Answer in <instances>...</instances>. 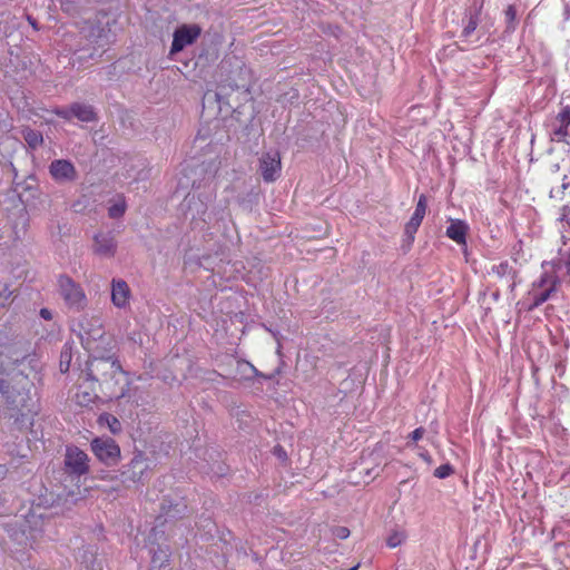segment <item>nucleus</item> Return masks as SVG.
Returning <instances> with one entry per match:
<instances>
[{"instance_id": "obj_1", "label": "nucleus", "mask_w": 570, "mask_h": 570, "mask_svg": "<svg viewBox=\"0 0 570 570\" xmlns=\"http://www.w3.org/2000/svg\"><path fill=\"white\" fill-rule=\"evenodd\" d=\"M31 353L30 344L23 340L11 337L7 332L0 331V423L7 420L0 435V445L7 446L4 434L13 439L24 435L33 426L39 413V403L36 397L33 382L28 375L17 370Z\"/></svg>"}, {"instance_id": "obj_2", "label": "nucleus", "mask_w": 570, "mask_h": 570, "mask_svg": "<svg viewBox=\"0 0 570 570\" xmlns=\"http://www.w3.org/2000/svg\"><path fill=\"white\" fill-rule=\"evenodd\" d=\"M80 379L96 384L108 400L121 399L129 390L128 375L114 356L89 358Z\"/></svg>"}, {"instance_id": "obj_3", "label": "nucleus", "mask_w": 570, "mask_h": 570, "mask_svg": "<svg viewBox=\"0 0 570 570\" xmlns=\"http://www.w3.org/2000/svg\"><path fill=\"white\" fill-rule=\"evenodd\" d=\"M57 284L59 295L68 308L81 312L87 307L88 299L80 284L76 283L68 275H60Z\"/></svg>"}, {"instance_id": "obj_4", "label": "nucleus", "mask_w": 570, "mask_h": 570, "mask_svg": "<svg viewBox=\"0 0 570 570\" xmlns=\"http://www.w3.org/2000/svg\"><path fill=\"white\" fill-rule=\"evenodd\" d=\"M90 448L95 456L106 465H115L120 459V448L111 438H95Z\"/></svg>"}, {"instance_id": "obj_5", "label": "nucleus", "mask_w": 570, "mask_h": 570, "mask_svg": "<svg viewBox=\"0 0 570 570\" xmlns=\"http://www.w3.org/2000/svg\"><path fill=\"white\" fill-rule=\"evenodd\" d=\"M79 35L86 39L87 43L81 47L70 48L71 51L89 50L90 48L96 51L97 49H102L108 43V31L91 22H85L80 28Z\"/></svg>"}, {"instance_id": "obj_6", "label": "nucleus", "mask_w": 570, "mask_h": 570, "mask_svg": "<svg viewBox=\"0 0 570 570\" xmlns=\"http://www.w3.org/2000/svg\"><path fill=\"white\" fill-rule=\"evenodd\" d=\"M559 279L556 275L543 273L538 282L533 284L531 292L533 302L529 309H534L547 302L558 288Z\"/></svg>"}, {"instance_id": "obj_7", "label": "nucleus", "mask_w": 570, "mask_h": 570, "mask_svg": "<svg viewBox=\"0 0 570 570\" xmlns=\"http://www.w3.org/2000/svg\"><path fill=\"white\" fill-rule=\"evenodd\" d=\"M202 35V28L196 24H181L173 35L170 55H175L184 50L187 46L193 45Z\"/></svg>"}, {"instance_id": "obj_8", "label": "nucleus", "mask_w": 570, "mask_h": 570, "mask_svg": "<svg viewBox=\"0 0 570 570\" xmlns=\"http://www.w3.org/2000/svg\"><path fill=\"white\" fill-rule=\"evenodd\" d=\"M65 466L69 474L81 476L89 472V456L77 446H67Z\"/></svg>"}, {"instance_id": "obj_9", "label": "nucleus", "mask_w": 570, "mask_h": 570, "mask_svg": "<svg viewBox=\"0 0 570 570\" xmlns=\"http://www.w3.org/2000/svg\"><path fill=\"white\" fill-rule=\"evenodd\" d=\"M261 175L266 183H274L281 175L282 161L278 151L264 153L259 158Z\"/></svg>"}, {"instance_id": "obj_10", "label": "nucleus", "mask_w": 570, "mask_h": 570, "mask_svg": "<svg viewBox=\"0 0 570 570\" xmlns=\"http://www.w3.org/2000/svg\"><path fill=\"white\" fill-rule=\"evenodd\" d=\"M426 209L428 198L424 194H422L419 197L414 213L412 214L410 220L405 224L404 227V234L406 235L411 243H413L415 238V234L423 222V218L426 214Z\"/></svg>"}, {"instance_id": "obj_11", "label": "nucleus", "mask_w": 570, "mask_h": 570, "mask_svg": "<svg viewBox=\"0 0 570 570\" xmlns=\"http://www.w3.org/2000/svg\"><path fill=\"white\" fill-rule=\"evenodd\" d=\"M49 173L56 181H72L77 177L75 166L66 159L53 160L49 166Z\"/></svg>"}, {"instance_id": "obj_12", "label": "nucleus", "mask_w": 570, "mask_h": 570, "mask_svg": "<svg viewBox=\"0 0 570 570\" xmlns=\"http://www.w3.org/2000/svg\"><path fill=\"white\" fill-rule=\"evenodd\" d=\"M117 242L111 234L98 233L94 237V253L102 257H114Z\"/></svg>"}, {"instance_id": "obj_13", "label": "nucleus", "mask_w": 570, "mask_h": 570, "mask_svg": "<svg viewBox=\"0 0 570 570\" xmlns=\"http://www.w3.org/2000/svg\"><path fill=\"white\" fill-rule=\"evenodd\" d=\"M131 291L124 279H112L111 302L118 308H125L129 304Z\"/></svg>"}, {"instance_id": "obj_14", "label": "nucleus", "mask_w": 570, "mask_h": 570, "mask_svg": "<svg viewBox=\"0 0 570 570\" xmlns=\"http://www.w3.org/2000/svg\"><path fill=\"white\" fill-rule=\"evenodd\" d=\"M469 225L461 219H450V225L446 227L445 235L459 245L466 244V235Z\"/></svg>"}, {"instance_id": "obj_15", "label": "nucleus", "mask_w": 570, "mask_h": 570, "mask_svg": "<svg viewBox=\"0 0 570 570\" xmlns=\"http://www.w3.org/2000/svg\"><path fill=\"white\" fill-rule=\"evenodd\" d=\"M148 469L147 459L142 452H137L132 456L129 469H128V479L138 482L141 480L145 471Z\"/></svg>"}, {"instance_id": "obj_16", "label": "nucleus", "mask_w": 570, "mask_h": 570, "mask_svg": "<svg viewBox=\"0 0 570 570\" xmlns=\"http://www.w3.org/2000/svg\"><path fill=\"white\" fill-rule=\"evenodd\" d=\"M88 386H83V384H79L77 392L73 395L75 402L80 406H88L95 402L98 397L97 395V385L91 382H87Z\"/></svg>"}, {"instance_id": "obj_17", "label": "nucleus", "mask_w": 570, "mask_h": 570, "mask_svg": "<svg viewBox=\"0 0 570 570\" xmlns=\"http://www.w3.org/2000/svg\"><path fill=\"white\" fill-rule=\"evenodd\" d=\"M95 325L89 331L85 330L82 323L80 324L82 333L80 334L81 343L87 350H91V342L97 338L104 337V330L99 320H95Z\"/></svg>"}, {"instance_id": "obj_18", "label": "nucleus", "mask_w": 570, "mask_h": 570, "mask_svg": "<svg viewBox=\"0 0 570 570\" xmlns=\"http://www.w3.org/2000/svg\"><path fill=\"white\" fill-rule=\"evenodd\" d=\"M70 111L73 117L78 118L81 121L89 122V121L95 120V118H96V114H95L92 107H90L88 105L73 104L70 107Z\"/></svg>"}, {"instance_id": "obj_19", "label": "nucleus", "mask_w": 570, "mask_h": 570, "mask_svg": "<svg viewBox=\"0 0 570 570\" xmlns=\"http://www.w3.org/2000/svg\"><path fill=\"white\" fill-rule=\"evenodd\" d=\"M22 137L31 149H37L43 144L42 134L29 127L22 129Z\"/></svg>"}, {"instance_id": "obj_20", "label": "nucleus", "mask_w": 570, "mask_h": 570, "mask_svg": "<svg viewBox=\"0 0 570 570\" xmlns=\"http://www.w3.org/2000/svg\"><path fill=\"white\" fill-rule=\"evenodd\" d=\"M98 424L100 426H107L112 434H118L121 431L120 421L110 413H102L98 417Z\"/></svg>"}, {"instance_id": "obj_21", "label": "nucleus", "mask_w": 570, "mask_h": 570, "mask_svg": "<svg viewBox=\"0 0 570 570\" xmlns=\"http://www.w3.org/2000/svg\"><path fill=\"white\" fill-rule=\"evenodd\" d=\"M127 209L125 197L119 195L116 202L108 208V215L110 218H119L124 216Z\"/></svg>"}, {"instance_id": "obj_22", "label": "nucleus", "mask_w": 570, "mask_h": 570, "mask_svg": "<svg viewBox=\"0 0 570 570\" xmlns=\"http://www.w3.org/2000/svg\"><path fill=\"white\" fill-rule=\"evenodd\" d=\"M480 21V10L470 13L466 23L462 30V37L469 38L478 28Z\"/></svg>"}, {"instance_id": "obj_23", "label": "nucleus", "mask_w": 570, "mask_h": 570, "mask_svg": "<svg viewBox=\"0 0 570 570\" xmlns=\"http://www.w3.org/2000/svg\"><path fill=\"white\" fill-rule=\"evenodd\" d=\"M13 299V291L10 288V285L7 283L0 282V308H4Z\"/></svg>"}, {"instance_id": "obj_24", "label": "nucleus", "mask_w": 570, "mask_h": 570, "mask_svg": "<svg viewBox=\"0 0 570 570\" xmlns=\"http://www.w3.org/2000/svg\"><path fill=\"white\" fill-rule=\"evenodd\" d=\"M151 562L155 568H163L169 562L168 549H158L154 551Z\"/></svg>"}, {"instance_id": "obj_25", "label": "nucleus", "mask_w": 570, "mask_h": 570, "mask_svg": "<svg viewBox=\"0 0 570 570\" xmlns=\"http://www.w3.org/2000/svg\"><path fill=\"white\" fill-rule=\"evenodd\" d=\"M504 17L507 21V29L514 31L517 27V9L513 4H510L504 10Z\"/></svg>"}, {"instance_id": "obj_26", "label": "nucleus", "mask_w": 570, "mask_h": 570, "mask_svg": "<svg viewBox=\"0 0 570 570\" xmlns=\"http://www.w3.org/2000/svg\"><path fill=\"white\" fill-rule=\"evenodd\" d=\"M405 540V534L402 532H393L386 539V544L389 548H396Z\"/></svg>"}, {"instance_id": "obj_27", "label": "nucleus", "mask_w": 570, "mask_h": 570, "mask_svg": "<svg viewBox=\"0 0 570 570\" xmlns=\"http://www.w3.org/2000/svg\"><path fill=\"white\" fill-rule=\"evenodd\" d=\"M454 473V469L451 464H442L434 470V476L439 479H445Z\"/></svg>"}, {"instance_id": "obj_28", "label": "nucleus", "mask_w": 570, "mask_h": 570, "mask_svg": "<svg viewBox=\"0 0 570 570\" xmlns=\"http://www.w3.org/2000/svg\"><path fill=\"white\" fill-rule=\"evenodd\" d=\"M557 121L559 122V125H562V127L570 126V107L569 106H566L560 110V112L557 115Z\"/></svg>"}, {"instance_id": "obj_29", "label": "nucleus", "mask_w": 570, "mask_h": 570, "mask_svg": "<svg viewBox=\"0 0 570 570\" xmlns=\"http://www.w3.org/2000/svg\"><path fill=\"white\" fill-rule=\"evenodd\" d=\"M59 3L63 12L68 14L76 12L77 6L75 0H59Z\"/></svg>"}, {"instance_id": "obj_30", "label": "nucleus", "mask_w": 570, "mask_h": 570, "mask_svg": "<svg viewBox=\"0 0 570 570\" xmlns=\"http://www.w3.org/2000/svg\"><path fill=\"white\" fill-rule=\"evenodd\" d=\"M350 529L346 527H334L332 529V534L341 540H345L350 537Z\"/></svg>"}, {"instance_id": "obj_31", "label": "nucleus", "mask_w": 570, "mask_h": 570, "mask_svg": "<svg viewBox=\"0 0 570 570\" xmlns=\"http://www.w3.org/2000/svg\"><path fill=\"white\" fill-rule=\"evenodd\" d=\"M424 433H425V429L424 428H422V426L416 428L414 431H412L407 435V440L413 442V443H416L417 441H420L424 436Z\"/></svg>"}, {"instance_id": "obj_32", "label": "nucleus", "mask_w": 570, "mask_h": 570, "mask_svg": "<svg viewBox=\"0 0 570 570\" xmlns=\"http://www.w3.org/2000/svg\"><path fill=\"white\" fill-rule=\"evenodd\" d=\"M55 114L57 116L62 117V118L68 119V120L72 117V114H71L70 109L69 110L56 109Z\"/></svg>"}, {"instance_id": "obj_33", "label": "nucleus", "mask_w": 570, "mask_h": 570, "mask_svg": "<svg viewBox=\"0 0 570 570\" xmlns=\"http://www.w3.org/2000/svg\"><path fill=\"white\" fill-rule=\"evenodd\" d=\"M568 128L569 127H562V125H559V128L554 131V135L559 138H563L568 135Z\"/></svg>"}, {"instance_id": "obj_34", "label": "nucleus", "mask_w": 570, "mask_h": 570, "mask_svg": "<svg viewBox=\"0 0 570 570\" xmlns=\"http://www.w3.org/2000/svg\"><path fill=\"white\" fill-rule=\"evenodd\" d=\"M40 316L46 320V321H51L52 320V313L50 309L48 308H41L40 309Z\"/></svg>"}, {"instance_id": "obj_35", "label": "nucleus", "mask_w": 570, "mask_h": 570, "mask_svg": "<svg viewBox=\"0 0 570 570\" xmlns=\"http://www.w3.org/2000/svg\"><path fill=\"white\" fill-rule=\"evenodd\" d=\"M419 455H420V458H421L422 460H424L425 462H428V463H431V462H432L431 455L429 454V452H428V451H423V452H421Z\"/></svg>"}, {"instance_id": "obj_36", "label": "nucleus", "mask_w": 570, "mask_h": 570, "mask_svg": "<svg viewBox=\"0 0 570 570\" xmlns=\"http://www.w3.org/2000/svg\"><path fill=\"white\" fill-rule=\"evenodd\" d=\"M27 20L28 22L30 23V26L35 29V30H39V26L37 23V20L35 18H32L31 16H28L27 17Z\"/></svg>"}, {"instance_id": "obj_37", "label": "nucleus", "mask_w": 570, "mask_h": 570, "mask_svg": "<svg viewBox=\"0 0 570 570\" xmlns=\"http://www.w3.org/2000/svg\"><path fill=\"white\" fill-rule=\"evenodd\" d=\"M83 558H88V559H90V561H91L92 563H95V562L97 561L96 557H95L92 553H90L89 556L86 553V554L83 556Z\"/></svg>"}, {"instance_id": "obj_38", "label": "nucleus", "mask_w": 570, "mask_h": 570, "mask_svg": "<svg viewBox=\"0 0 570 570\" xmlns=\"http://www.w3.org/2000/svg\"><path fill=\"white\" fill-rule=\"evenodd\" d=\"M71 38H73V35H65L63 36V40L66 43H68L71 40Z\"/></svg>"}, {"instance_id": "obj_39", "label": "nucleus", "mask_w": 570, "mask_h": 570, "mask_svg": "<svg viewBox=\"0 0 570 570\" xmlns=\"http://www.w3.org/2000/svg\"><path fill=\"white\" fill-rule=\"evenodd\" d=\"M566 267H567L568 273L570 274V254H569V257H568V259L566 262Z\"/></svg>"}, {"instance_id": "obj_40", "label": "nucleus", "mask_w": 570, "mask_h": 570, "mask_svg": "<svg viewBox=\"0 0 570 570\" xmlns=\"http://www.w3.org/2000/svg\"><path fill=\"white\" fill-rule=\"evenodd\" d=\"M87 570H101L100 566L98 564L97 568H95L94 566L91 568L87 567Z\"/></svg>"}, {"instance_id": "obj_41", "label": "nucleus", "mask_w": 570, "mask_h": 570, "mask_svg": "<svg viewBox=\"0 0 570 570\" xmlns=\"http://www.w3.org/2000/svg\"><path fill=\"white\" fill-rule=\"evenodd\" d=\"M358 568H360V563H357L356 566L352 567V568H351V569H348V570H358Z\"/></svg>"}]
</instances>
